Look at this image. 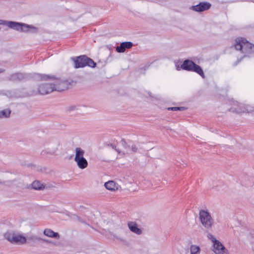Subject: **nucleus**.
Masks as SVG:
<instances>
[{"instance_id": "nucleus-1", "label": "nucleus", "mask_w": 254, "mask_h": 254, "mask_svg": "<svg viewBox=\"0 0 254 254\" xmlns=\"http://www.w3.org/2000/svg\"><path fill=\"white\" fill-rule=\"evenodd\" d=\"M233 46L236 50H239L244 54V56L238 59L234 65H237L245 57H250V55L254 53V45L251 43L245 38L238 37L235 40Z\"/></svg>"}, {"instance_id": "nucleus-2", "label": "nucleus", "mask_w": 254, "mask_h": 254, "mask_svg": "<svg viewBox=\"0 0 254 254\" xmlns=\"http://www.w3.org/2000/svg\"><path fill=\"white\" fill-rule=\"evenodd\" d=\"M32 77L36 80L46 81L50 80H55L56 81L53 84L54 91H62L67 89L68 85L65 81H60L57 80L54 75H47L40 73H34Z\"/></svg>"}, {"instance_id": "nucleus-3", "label": "nucleus", "mask_w": 254, "mask_h": 254, "mask_svg": "<svg viewBox=\"0 0 254 254\" xmlns=\"http://www.w3.org/2000/svg\"><path fill=\"white\" fill-rule=\"evenodd\" d=\"M0 25H6L10 28L22 32L36 33L38 32V28L37 27L24 23L0 20Z\"/></svg>"}, {"instance_id": "nucleus-4", "label": "nucleus", "mask_w": 254, "mask_h": 254, "mask_svg": "<svg viewBox=\"0 0 254 254\" xmlns=\"http://www.w3.org/2000/svg\"><path fill=\"white\" fill-rule=\"evenodd\" d=\"M71 59L74 62L75 68L84 67L86 66L94 68L96 66V63L86 55H81L76 57H72Z\"/></svg>"}, {"instance_id": "nucleus-5", "label": "nucleus", "mask_w": 254, "mask_h": 254, "mask_svg": "<svg viewBox=\"0 0 254 254\" xmlns=\"http://www.w3.org/2000/svg\"><path fill=\"white\" fill-rule=\"evenodd\" d=\"M181 68L187 71H194L199 74L203 78L205 75L202 68L193 61L189 59L185 60L181 65Z\"/></svg>"}, {"instance_id": "nucleus-6", "label": "nucleus", "mask_w": 254, "mask_h": 254, "mask_svg": "<svg viewBox=\"0 0 254 254\" xmlns=\"http://www.w3.org/2000/svg\"><path fill=\"white\" fill-rule=\"evenodd\" d=\"M75 154L74 158L77 167L80 169H84L88 166V161L84 157L85 151L80 147H76L75 150Z\"/></svg>"}, {"instance_id": "nucleus-7", "label": "nucleus", "mask_w": 254, "mask_h": 254, "mask_svg": "<svg viewBox=\"0 0 254 254\" xmlns=\"http://www.w3.org/2000/svg\"><path fill=\"white\" fill-rule=\"evenodd\" d=\"M199 218L203 226L207 229H211L214 224V220L207 210H199Z\"/></svg>"}, {"instance_id": "nucleus-8", "label": "nucleus", "mask_w": 254, "mask_h": 254, "mask_svg": "<svg viewBox=\"0 0 254 254\" xmlns=\"http://www.w3.org/2000/svg\"><path fill=\"white\" fill-rule=\"evenodd\" d=\"M53 91H54V85L53 83H44L39 86L37 91L32 92L31 95H34L36 94L37 93L41 95H45L49 94Z\"/></svg>"}, {"instance_id": "nucleus-9", "label": "nucleus", "mask_w": 254, "mask_h": 254, "mask_svg": "<svg viewBox=\"0 0 254 254\" xmlns=\"http://www.w3.org/2000/svg\"><path fill=\"white\" fill-rule=\"evenodd\" d=\"M60 145V141L57 139H55L49 144V147L45 150L41 151V155H45L50 154L51 155H55Z\"/></svg>"}, {"instance_id": "nucleus-10", "label": "nucleus", "mask_w": 254, "mask_h": 254, "mask_svg": "<svg viewBox=\"0 0 254 254\" xmlns=\"http://www.w3.org/2000/svg\"><path fill=\"white\" fill-rule=\"evenodd\" d=\"M211 4L210 3L206 1L200 2L198 4L193 5L190 7V9L201 12L205 10H208L210 8Z\"/></svg>"}, {"instance_id": "nucleus-11", "label": "nucleus", "mask_w": 254, "mask_h": 254, "mask_svg": "<svg viewBox=\"0 0 254 254\" xmlns=\"http://www.w3.org/2000/svg\"><path fill=\"white\" fill-rule=\"evenodd\" d=\"M213 252L216 254H228V251L224 246L219 241L213 244Z\"/></svg>"}, {"instance_id": "nucleus-12", "label": "nucleus", "mask_w": 254, "mask_h": 254, "mask_svg": "<svg viewBox=\"0 0 254 254\" xmlns=\"http://www.w3.org/2000/svg\"><path fill=\"white\" fill-rule=\"evenodd\" d=\"M26 75L21 72H16L12 73L7 77V79L9 81L12 82L21 81L26 79Z\"/></svg>"}, {"instance_id": "nucleus-13", "label": "nucleus", "mask_w": 254, "mask_h": 254, "mask_svg": "<svg viewBox=\"0 0 254 254\" xmlns=\"http://www.w3.org/2000/svg\"><path fill=\"white\" fill-rule=\"evenodd\" d=\"M132 46L133 43L131 42H124L116 47V50L118 53H124L126 49H130Z\"/></svg>"}, {"instance_id": "nucleus-14", "label": "nucleus", "mask_w": 254, "mask_h": 254, "mask_svg": "<svg viewBox=\"0 0 254 254\" xmlns=\"http://www.w3.org/2000/svg\"><path fill=\"white\" fill-rule=\"evenodd\" d=\"M13 239V244H24L26 243V238L25 237L20 234H14V237L12 238Z\"/></svg>"}, {"instance_id": "nucleus-15", "label": "nucleus", "mask_w": 254, "mask_h": 254, "mask_svg": "<svg viewBox=\"0 0 254 254\" xmlns=\"http://www.w3.org/2000/svg\"><path fill=\"white\" fill-rule=\"evenodd\" d=\"M128 226L129 229V230L137 234V235H140L142 233L141 230L138 227L137 224L135 222H129L128 223Z\"/></svg>"}, {"instance_id": "nucleus-16", "label": "nucleus", "mask_w": 254, "mask_h": 254, "mask_svg": "<svg viewBox=\"0 0 254 254\" xmlns=\"http://www.w3.org/2000/svg\"><path fill=\"white\" fill-rule=\"evenodd\" d=\"M104 186L106 189L114 191L118 189L119 185L113 181H109L104 184Z\"/></svg>"}, {"instance_id": "nucleus-17", "label": "nucleus", "mask_w": 254, "mask_h": 254, "mask_svg": "<svg viewBox=\"0 0 254 254\" xmlns=\"http://www.w3.org/2000/svg\"><path fill=\"white\" fill-rule=\"evenodd\" d=\"M43 234L49 237L59 239L60 238V235L57 232H55L50 229H46L44 230Z\"/></svg>"}, {"instance_id": "nucleus-18", "label": "nucleus", "mask_w": 254, "mask_h": 254, "mask_svg": "<svg viewBox=\"0 0 254 254\" xmlns=\"http://www.w3.org/2000/svg\"><path fill=\"white\" fill-rule=\"evenodd\" d=\"M234 105L238 106L237 108L232 107L229 109L230 111L237 114H240L246 112V109L244 107H241L237 102H234Z\"/></svg>"}, {"instance_id": "nucleus-19", "label": "nucleus", "mask_w": 254, "mask_h": 254, "mask_svg": "<svg viewBox=\"0 0 254 254\" xmlns=\"http://www.w3.org/2000/svg\"><path fill=\"white\" fill-rule=\"evenodd\" d=\"M31 188L35 190H43L45 188V185L36 180L31 184Z\"/></svg>"}, {"instance_id": "nucleus-20", "label": "nucleus", "mask_w": 254, "mask_h": 254, "mask_svg": "<svg viewBox=\"0 0 254 254\" xmlns=\"http://www.w3.org/2000/svg\"><path fill=\"white\" fill-rule=\"evenodd\" d=\"M11 111L9 109H5L0 111V118H8L10 116Z\"/></svg>"}, {"instance_id": "nucleus-21", "label": "nucleus", "mask_w": 254, "mask_h": 254, "mask_svg": "<svg viewBox=\"0 0 254 254\" xmlns=\"http://www.w3.org/2000/svg\"><path fill=\"white\" fill-rule=\"evenodd\" d=\"M200 249L198 246L191 245L190 248V254H199Z\"/></svg>"}, {"instance_id": "nucleus-22", "label": "nucleus", "mask_w": 254, "mask_h": 254, "mask_svg": "<svg viewBox=\"0 0 254 254\" xmlns=\"http://www.w3.org/2000/svg\"><path fill=\"white\" fill-rule=\"evenodd\" d=\"M14 233L7 232L6 233H5L4 234V237L7 240H8V241H9L10 242H11L12 243V241H13V239H12V238L13 237H14Z\"/></svg>"}, {"instance_id": "nucleus-23", "label": "nucleus", "mask_w": 254, "mask_h": 254, "mask_svg": "<svg viewBox=\"0 0 254 254\" xmlns=\"http://www.w3.org/2000/svg\"><path fill=\"white\" fill-rule=\"evenodd\" d=\"M187 108L185 107H169L167 108L168 111H183L187 109Z\"/></svg>"}, {"instance_id": "nucleus-24", "label": "nucleus", "mask_w": 254, "mask_h": 254, "mask_svg": "<svg viewBox=\"0 0 254 254\" xmlns=\"http://www.w3.org/2000/svg\"><path fill=\"white\" fill-rule=\"evenodd\" d=\"M127 151H130L132 153H136L138 150V147L135 144H132L130 145V147L127 149Z\"/></svg>"}, {"instance_id": "nucleus-25", "label": "nucleus", "mask_w": 254, "mask_h": 254, "mask_svg": "<svg viewBox=\"0 0 254 254\" xmlns=\"http://www.w3.org/2000/svg\"><path fill=\"white\" fill-rule=\"evenodd\" d=\"M77 109V106L75 105H71L66 107L65 110L66 111L71 112Z\"/></svg>"}, {"instance_id": "nucleus-26", "label": "nucleus", "mask_w": 254, "mask_h": 254, "mask_svg": "<svg viewBox=\"0 0 254 254\" xmlns=\"http://www.w3.org/2000/svg\"><path fill=\"white\" fill-rule=\"evenodd\" d=\"M28 239L33 242L36 241H40L41 240H42V238L36 236H32L28 238Z\"/></svg>"}, {"instance_id": "nucleus-27", "label": "nucleus", "mask_w": 254, "mask_h": 254, "mask_svg": "<svg viewBox=\"0 0 254 254\" xmlns=\"http://www.w3.org/2000/svg\"><path fill=\"white\" fill-rule=\"evenodd\" d=\"M208 238L212 242H213V244H214V242H216V241H218V240H216L215 238L210 233H208L207 235Z\"/></svg>"}, {"instance_id": "nucleus-28", "label": "nucleus", "mask_w": 254, "mask_h": 254, "mask_svg": "<svg viewBox=\"0 0 254 254\" xmlns=\"http://www.w3.org/2000/svg\"><path fill=\"white\" fill-rule=\"evenodd\" d=\"M121 144L122 145L126 148L127 150V149L129 148L130 147V145L127 144V142L124 139H122L121 140Z\"/></svg>"}, {"instance_id": "nucleus-29", "label": "nucleus", "mask_w": 254, "mask_h": 254, "mask_svg": "<svg viewBox=\"0 0 254 254\" xmlns=\"http://www.w3.org/2000/svg\"><path fill=\"white\" fill-rule=\"evenodd\" d=\"M107 146L111 147L112 148L115 149L119 154L121 153V151L116 148V146L112 143H106Z\"/></svg>"}, {"instance_id": "nucleus-30", "label": "nucleus", "mask_w": 254, "mask_h": 254, "mask_svg": "<svg viewBox=\"0 0 254 254\" xmlns=\"http://www.w3.org/2000/svg\"><path fill=\"white\" fill-rule=\"evenodd\" d=\"M74 216L76 217L77 219L79 222H81V223H85V222L83 219H82L81 218H80V217H78V216H76V215H74Z\"/></svg>"}, {"instance_id": "nucleus-31", "label": "nucleus", "mask_w": 254, "mask_h": 254, "mask_svg": "<svg viewBox=\"0 0 254 254\" xmlns=\"http://www.w3.org/2000/svg\"><path fill=\"white\" fill-rule=\"evenodd\" d=\"M40 242H46L47 243H51V242L48 240H46V239H43L42 238V240H41L40 241Z\"/></svg>"}, {"instance_id": "nucleus-32", "label": "nucleus", "mask_w": 254, "mask_h": 254, "mask_svg": "<svg viewBox=\"0 0 254 254\" xmlns=\"http://www.w3.org/2000/svg\"><path fill=\"white\" fill-rule=\"evenodd\" d=\"M176 69H177V70H180V68H181V67H180V66H179V65H176Z\"/></svg>"}, {"instance_id": "nucleus-33", "label": "nucleus", "mask_w": 254, "mask_h": 254, "mask_svg": "<svg viewBox=\"0 0 254 254\" xmlns=\"http://www.w3.org/2000/svg\"><path fill=\"white\" fill-rule=\"evenodd\" d=\"M4 69L0 68V73L3 72L4 71Z\"/></svg>"}, {"instance_id": "nucleus-34", "label": "nucleus", "mask_w": 254, "mask_h": 254, "mask_svg": "<svg viewBox=\"0 0 254 254\" xmlns=\"http://www.w3.org/2000/svg\"><path fill=\"white\" fill-rule=\"evenodd\" d=\"M251 237L254 238V234H251Z\"/></svg>"}, {"instance_id": "nucleus-35", "label": "nucleus", "mask_w": 254, "mask_h": 254, "mask_svg": "<svg viewBox=\"0 0 254 254\" xmlns=\"http://www.w3.org/2000/svg\"><path fill=\"white\" fill-rule=\"evenodd\" d=\"M150 1H152V2H157V0H150Z\"/></svg>"}]
</instances>
